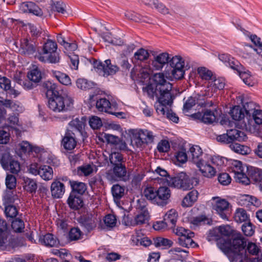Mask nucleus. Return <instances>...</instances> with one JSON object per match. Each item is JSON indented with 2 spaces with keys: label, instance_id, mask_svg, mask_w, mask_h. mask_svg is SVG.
<instances>
[{
  "label": "nucleus",
  "instance_id": "38",
  "mask_svg": "<svg viewBox=\"0 0 262 262\" xmlns=\"http://www.w3.org/2000/svg\"><path fill=\"white\" fill-rule=\"evenodd\" d=\"M178 218V213L174 209H171L167 211L165 215L164 220L168 225H171V227L175 226Z\"/></svg>",
  "mask_w": 262,
  "mask_h": 262
},
{
  "label": "nucleus",
  "instance_id": "57",
  "mask_svg": "<svg viewBox=\"0 0 262 262\" xmlns=\"http://www.w3.org/2000/svg\"><path fill=\"white\" fill-rule=\"evenodd\" d=\"M68 57L70 60V66L71 69L77 70L79 62V56L73 52H70L68 54Z\"/></svg>",
  "mask_w": 262,
  "mask_h": 262
},
{
  "label": "nucleus",
  "instance_id": "31",
  "mask_svg": "<svg viewBox=\"0 0 262 262\" xmlns=\"http://www.w3.org/2000/svg\"><path fill=\"white\" fill-rule=\"evenodd\" d=\"M119 71V67L116 65L111 64V60L107 59L104 61V70L102 71V75L107 77L108 75H114Z\"/></svg>",
  "mask_w": 262,
  "mask_h": 262
},
{
  "label": "nucleus",
  "instance_id": "53",
  "mask_svg": "<svg viewBox=\"0 0 262 262\" xmlns=\"http://www.w3.org/2000/svg\"><path fill=\"white\" fill-rule=\"evenodd\" d=\"M77 86L81 90H89L93 88L94 84L91 81L83 78L77 79L76 81Z\"/></svg>",
  "mask_w": 262,
  "mask_h": 262
},
{
  "label": "nucleus",
  "instance_id": "8",
  "mask_svg": "<svg viewBox=\"0 0 262 262\" xmlns=\"http://www.w3.org/2000/svg\"><path fill=\"white\" fill-rule=\"evenodd\" d=\"M169 64L172 68L171 71V77L176 80H180L184 77L185 71L189 69L185 66L184 60L180 56H175L169 61Z\"/></svg>",
  "mask_w": 262,
  "mask_h": 262
},
{
  "label": "nucleus",
  "instance_id": "27",
  "mask_svg": "<svg viewBox=\"0 0 262 262\" xmlns=\"http://www.w3.org/2000/svg\"><path fill=\"white\" fill-rule=\"evenodd\" d=\"M0 106L6 110V108L9 109L11 111L14 113L20 112L21 111V107L20 106L15 102L8 99H5L4 100H0Z\"/></svg>",
  "mask_w": 262,
  "mask_h": 262
},
{
  "label": "nucleus",
  "instance_id": "21",
  "mask_svg": "<svg viewBox=\"0 0 262 262\" xmlns=\"http://www.w3.org/2000/svg\"><path fill=\"white\" fill-rule=\"evenodd\" d=\"M169 54L167 53H162L154 57L152 60V66L156 70L162 69L167 63H169Z\"/></svg>",
  "mask_w": 262,
  "mask_h": 262
},
{
  "label": "nucleus",
  "instance_id": "61",
  "mask_svg": "<svg viewBox=\"0 0 262 262\" xmlns=\"http://www.w3.org/2000/svg\"><path fill=\"white\" fill-rule=\"evenodd\" d=\"M103 221L106 226L113 228L116 226L117 219L114 215L108 214L104 217Z\"/></svg>",
  "mask_w": 262,
  "mask_h": 262
},
{
  "label": "nucleus",
  "instance_id": "60",
  "mask_svg": "<svg viewBox=\"0 0 262 262\" xmlns=\"http://www.w3.org/2000/svg\"><path fill=\"white\" fill-rule=\"evenodd\" d=\"M5 170H9L12 173L17 174L20 170V164L17 161L13 159L8 165V168Z\"/></svg>",
  "mask_w": 262,
  "mask_h": 262
},
{
  "label": "nucleus",
  "instance_id": "39",
  "mask_svg": "<svg viewBox=\"0 0 262 262\" xmlns=\"http://www.w3.org/2000/svg\"><path fill=\"white\" fill-rule=\"evenodd\" d=\"M109 160L112 167L125 163L122 155L118 152H114L110 154Z\"/></svg>",
  "mask_w": 262,
  "mask_h": 262
},
{
  "label": "nucleus",
  "instance_id": "3",
  "mask_svg": "<svg viewBox=\"0 0 262 262\" xmlns=\"http://www.w3.org/2000/svg\"><path fill=\"white\" fill-rule=\"evenodd\" d=\"M188 155L192 163L196 165L203 176L211 178L215 175V168L209 163V155L203 153L199 146L193 145L190 147Z\"/></svg>",
  "mask_w": 262,
  "mask_h": 262
},
{
  "label": "nucleus",
  "instance_id": "10",
  "mask_svg": "<svg viewBox=\"0 0 262 262\" xmlns=\"http://www.w3.org/2000/svg\"><path fill=\"white\" fill-rule=\"evenodd\" d=\"M106 177L108 180L112 182L118 181H127L129 180V176L127 174L126 168L124 164L112 167V172L106 173Z\"/></svg>",
  "mask_w": 262,
  "mask_h": 262
},
{
  "label": "nucleus",
  "instance_id": "34",
  "mask_svg": "<svg viewBox=\"0 0 262 262\" xmlns=\"http://www.w3.org/2000/svg\"><path fill=\"white\" fill-rule=\"evenodd\" d=\"M172 241L162 237H157L153 238V245L157 248H168L172 246Z\"/></svg>",
  "mask_w": 262,
  "mask_h": 262
},
{
  "label": "nucleus",
  "instance_id": "18",
  "mask_svg": "<svg viewBox=\"0 0 262 262\" xmlns=\"http://www.w3.org/2000/svg\"><path fill=\"white\" fill-rule=\"evenodd\" d=\"M67 202L70 209L73 210H78L84 205L82 196L74 194V192L70 193Z\"/></svg>",
  "mask_w": 262,
  "mask_h": 262
},
{
  "label": "nucleus",
  "instance_id": "35",
  "mask_svg": "<svg viewBox=\"0 0 262 262\" xmlns=\"http://www.w3.org/2000/svg\"><path fill=\"white\" fill-rule=\"evenodd\" d=\"M229 114L232 118L236 121L241 120L246 116L243 108L239 105L233 107Z\"/></svg>",
  "mask_w": 262,
  "mask_h": 262
},
{
  "label": "nucleus",
  "instance_id": "25",
  "mask_svg": "<svg viewBox=\"0 0 262 262\" xmlns=\"http://www.w3.org/2000/svg\"><path fill=\"white\" fill-rule=\"evenodd\" d=\"M193 236L194 233L189 232L187 234L179 237L178 241L179 245L184 247L197 246V244L191 238Z\"/></svg>",
  "mask_w": 262,
  "mask_h": 262
},
{
  "label": "nucleus",
  "instance_id": "29",
  "mask_svg": "<svg viewBox=\"0 0 262 262\" xmlns=\"http://www.w3.org/2000/svg\"><path fill=\"white\" fill-rule=\"evenodd\" d=\"M70 184L72 188L71 192H74V194L82 196L86 190V186L83 182L70 181Z\"/></svg>",
  "mask_w": 262,
  "mask_h": 262
},
{
  "label": "nucleus",
  "instance_id": "5",
  "mask_svg": "<svg viewBox=\"0 0 262 262\" xmlns=\"http://www.w3.org/2000/svg\"><path fill=\"white\" fill-rule=\"evenodd\" d=\"M168 186L170 187L182 189L184 190L192 188L199 183L197 178L189 177L185 172L178 173L174 177L166 179Z\"/></svg>",
  "mask_w": 262,
  "mask_h": 262
},
{
  "label": "nucleus",
  "instance_id": "6",
  "mask_svg": "<svg viewBox=\"0 0 262 262\" xmlns=\"http://www.w3.org/2000/svg\"><path fill=\"white\" fill-rule=\"evenodd\" d=\"M57 45L55 41L48 39L43 43L41 53L38 57L39 61L57 63L59 62V54L57 52Z\"/></svg>",
  "mask_w": 262,
  "mask_h": 262
},
{
  "label": "nucleus",
  "instance_id": "47",
  "mask_svg": "<svg viewBox=\"0 0 262 262\" xmlns=\"http://www.w3.org/2000/svg\"><path fill=\"white\" fill-rule=\"evenodd\" d=\"M248 216L245 210L243 208H238L236 210L234 214V220L237 223H242L246 221Z\"/></svg>",
  "mask_w": 262,
  "mask_h": 262
},
{
  "label": "nucleus",
  "instance_id": "58",
  "mask_svg": "<svg viewBox=\"0 0 262 262\" xmlns=\"http://www.w3.org/2000/svg\"><path fill=\"white\" fill-rule=\"evenodd\" d=\"M149 53L147 51L143 48L139 49L134 54L135 59L140 61H144L147 59Z\"/></svg>",
  "mask_w": 262,
  "mask_h": 262
},
{
  "label": "nucleus",
  "instance_id": "59",
  "mask_svg": "<svg viewBox=\"0 0 262 262\" xmlns=\"http://www.w3.org/2000/svg\"><path fill=\"white\" fill-rule=\"evenodd\" d=\"M17 83L21 85L25 89L30 90L36 86L37 83L28 79H18Z\"/></svg>",
  "mask_w": 262,
  "mask_h": 262
},
{
  "label": "nucleus",
  "instance_id": "16",
  "mask_svg": "<svg viewBox=\"0 0 262 262\" xmlns=\"http://www.w3.org/2000/svg\"><path fill=\"white\" fill-rule=\"evenodd\" d=\"M170 195V190L168 187H160L157 189L156 204L161 206H165L168 203Z\"/></svg>",
  "mask_w": 262,
  "mask_h": 262
},
{
  "label": "nucleus",
  "instance_id": "11",
  "mask_svg": "<svg viewBox=\"0 0 262 262\" xmlns=\"http://www.w3.org/2000/svg\"><path fill=\"white\" fill-rule=\"evenodd\" d=\"M195 104L201 107H210L213 104L212 101L205 100V97L197 95L195 97H190L186 100L183 105V111L188 112Z\"/></svg>",
  "mask_w": 262,
  "mask_h": 262
},
{
  "label": "nucleus",
  "instance_id": "28",
  "mask_svg": "<svg viewBox=\"0 0 262 262\" xmlns=\"http://www.w3.org/2000/svg\"><path fill=\"white\" fill-rule=\"evenodd\" d=\"M39 242L47 247H54L57 245L59 242L56 237L51 233H47L45 235L40 236Z\"/></svg>",
  "mask_w": 262,
  "mask_h": 262
},
{
  "label": "nucleus",
  "instance_id": "24",
  "mask_svg": "<svg viewBox=\"0 0 262 262\" xmlns=\"http://www.w3.org/2000/svg\"><path fill=\"white\" fill-rule=\"evenodd\" d=\"M141 212L139 213L130 223L132 226H136L145 223L149 217L148 212L145 206L140 207Z\"/></svg>",
  "mask_w": 262,
  "mask_h": 262
},
{
  "label": "nucleus",
  "instance_id": "19",
  "mask_svg": "<svg viewBox=\"0 0 262 262\" xmlns=\"http://www.w3.org/2000/svg\"><path fill=\"white\" fill-rule=\"evenodd\" d=\"M96 106L98 111L100 112H104L108 113L111 114L115 115L118 116V115H121V112L115 113L112 111V107H114V104H111L108 100L106 98H100L98 100L96 103Z\"/></svg>",
  "mask_w": 262,
  "mask_h": 262
},
{
  "label": "nucleus",
  "instance_id": "45",
  "mask_svg": "<svg viewBox=\"0 0 262 262\" xmlns=\"http://www.w3.org/2000/svg\"><path fill=\"white\" fill-rule=\"evenodd\" d=\"M209 163L210 165L211 163L214 165L221 167L225 165L227 162V159L224 157L220 156H211L209 155Z\"/></svg>",
  "mask_w": 262,
  "mask_h": 262
},
{
  "label": "nucleus",
  "instance_id": "49",
  "mask_svg": "<svg viewBox=\"0 0 262 262\" xmlns=\"http://www.w3.org/2000/svg\"><path fill=\"white\" fill-rule=\"evenodd\" d=\"M82 235V232L78 228H72L70 230L68 237L70 241H77L80 239Z\"/></svg>",
  "mask_w": 262,
  "mask_h": 262
},
{
  "label": "nucleus",
  "instance_id": "37",
  "mask_svg": "<svg viewBox=\"0 0 262 262\" xmlns=\"http://www.w3.org/2000/svg\"><path fill=\"white\" fill-rule=\"evenodd\" d=\"M27 77L33 82L37 83L40 81L42 78V73L40 70L36 67L28 72Z\"/></svg>",
  "mask_w": 262,
  "mask_h": 262
},
{
  "label": "nucleus",
  "instance_id": "17",
  "mask_svg": "<svg viewBox=\"0 0 262 262\" xmlns=\"http://www.w3.org/2000/svg\"><path fill=\"white\" fill-rule=\"evenodd\" d=\"M19 9L24 13H32L37 16H41L43 15L41 9L32 2L22 3L20 5Z\"/></svg>",
  "mask_w": 262,
  "mask_h": 262
},
{
  "label": "nucleus",
  "instance_id": "62",
  "mask_svg": "<svg viewBox=\"0 0 262 262\" xmlns=\"http://www.w3.org/2000/svg\"><path fill=\"white\" fill-rule=\"evenodd\" d=\"M93 172V168L90 165H83L77 168V174L79 176H88Z\"/></svg>",
  "mask_w": 262,
  "mask_h": 262
},
{
  "label": "nucleus",
  "instance_id": "56",
  "mask_svg": "<svg viewBox=\"0 0 262 262\" xmlns=\"http://www.w3.org/2000/svg\"><path fill=\"white\" fill-rule=\"evenodd\" d=\"M5 181L7 189L12 190L16 187V179L14 176L8 174L6 176Z\"/></svg>",
  "mask_w": 262,
  "mask_h": 262
},
{
  "label": "nucleus",
  "instance_id": "12",
  "mask_svg": "<svg viewBox=\"0 0 262 262\" xmlns=\"http://www.w3.org/2000/svg\"><path fill=\"white\" fill-rule=\"evenodd\" d=\"M11 239L6 221L0 219V249L5 250L10 246Z\"/></svg>",
  "mask_w": 262,
  "mask_h": 262
},
{
  "label": "nucleus",
  "instance_id": "14",
  "mask_svg": "<svg viewBox=\"0 0 262 262\" xmlns=\"http://www.w3.org/2000/svg\"><path fill=\"white\" fill-rule=\"evenodd\" d=\"M36 51L35 43L28 38H23L20 40L19 53L26 56L34 54Z\"/></svg>",
  "mask_w": 262,
  "mask_h": 262
},
{
  "label": "nucleus",
  "instance_id": "55",
  "mask_svg": "<svg viewBox=\"0 0 262 262\" xmlns=\"http://www.w3.org/2000/svg\"><path fill=\"white\" fill-rule=\"evenodd\" d=\"M5 206V213L7 217L13 218L17 215L18 210L15 206L10 204H7Z\"/></svg>",
  "mask_w": 262,
  "mask_h": 262
},
{
  "label": "nucleus",
  "instance_id": "54",
  "mask_svg": "<svg viewBox=\"0 0 262 262\" xmlns=\"http://www.w3.org/2000/svg\"><path fill=\"white\" fill-rule=\"evenodd\" d=\"M102 38L104 39V41L107 42L114 45L119 46L121 45L122 43V41L120 38H113L112 36V34L109 32L103 33L102 35Z\"/></svg>",
  "mask_w": 262,
  "mask_h": 262
},
{
  "label": "nucleus",
  "instance_id": "13",
  "mask_svg": "<svg viewBox=\"0 0 262 262\" xmlns=\"http://www.w3.org/2000/svg\"><path fill=\"white\" fill-rule=\"evenodd\" d=\"M78 221L80 226L88 232L94 229L97 226L96 217L91 213L81 216Z\"/></svg>",
  "mask_w": 262,
  "mask_h": 262
},
{
  "label": "nucleus",
  "instance_id": "32",
  "mask_svg": "<svg viewBox=\"0 0 262 262\" xmlns=\"http://www.w3.org/2000/svg\"><path fill=\"white\" fill-rule=\"evenodd\" d=\"M52 75L60 83L65 85L71 84V78L67 74L58 71H52Z\"/></svg>",
  "mask_w": 262,
  "mask_h": 262
},
{
  "label": "nucleus",
  "instance_id": "43",
  "mask_svg": "<svg viewBox=\"0 0 262 262\" xmlns=\"http://www.w3.org/2000/svg\"><path fill=\"white\" fill-rule=\"evenodd\" d=\"M234 179L236 182L244 185H248L250 182V178L244 173V171H236L234 174Z\"/></svg>",
  "mask_w": 262,
  "mask_h": 262
},
{
  "label": "nucleus",
  "instance_id": "46",
  "mask_svg": "<svg viewBox=\"0 0 262 262\" xmlns=\"http://www.w3.org/2000/svg\"><path fill=\"white\" fill-rule=\"evenodd\" d=\"M243 109L247 116L250 117L253 114L254 111H256L255 104L252 101L247 102L243 103Z\"/></svg>",
  "mask_w": 262,
  "mask_h": 262
},
{
  "label": "nucleus",
  "instance_id": "48",
  "mask_svg": "<svg viewBox=\"0 0 262 262\" xmlns=\"http://www.w3.org/2000/svg\"><path fill=\"white\" fill-rule=\"evenodd\" d=\"M125 16L126 18L132 20L135 22H148V21L145 19L146 17H145V16H141L140 14L135 12H126L125 13Z\"/></svg>",
  "mask_w": 262,
  "mask_h": 262
},
{
  "label": "nucleus",
  "instance_id": "2",
  "mask_svg": "<svg viewBox=\"0 0 262 262\" xmlns=\"http://www.w3.org/2000/svg\"><path fill=\"white\" fill-rule=\"evenodd\" d=\"M246 238L240 235L234 238H220L217 241V246L230 262H253L246 255Z\"/></svg>",
  "mask_w": 262,
  "mask_h": 262
},
{
  "label": "nucleus",
  "instance_id": "63",
  "mask_svg": "<svg viewBox=\"0 0 262 262\" xmlns=\"http://www.w3.org/2000/svg\"><path fill=\"white\" fill-rule=\"evenodd\" d=\"M46 88L47 89V95H51L52 97H53L59 95L57 86L56 84L52 83L51 82H48L46 83Z\"/></svg>",
  "mask_w": 262,
  "mask_h": 262
},
{
  "label": "nucleus",
  "instance_id": "7",
  "mask_svg": "<svg viewBox=\"0 0 262 262\" xmlns=\"http://www.w3.org/2000/svg\"><path fill=\"white\" fill-rule=\"evenodd\" d=\"M73 100L67 95H58L50 98L48 100V107L55 112H60L67 110L73 104Z\"/></svg>",
  "mask_w": 262,
  "mask_h": 262
},
{
  "label": "nucleus",
  "instance_id": "36",
  "mask_svg": "<svg viewBox=\"0 0 262 262\" xmlns=\"http://www.w3.org/2000/svg\"><path fill=\"white\" fill-rule=\"evenodd\" d=\"M39 175L45 181L50 180L53 177V169L48 165L40 166Z\"/></svg>",
  "mask_w": 262,
  "mask_h": 262
},
{
  "label": "nucleus",
  "instance_id": "50",
  "mask_svg": "<svg viewBox=\"0 0 262 262\" xmlns=\"http://www.w3.org/2000/svg\"><path fill=\"white\" fill-rule=\"evenodd\" d=\"M11 227L14 232L20 233L24 231L25 224L23 220L17 218L12 222Z\"/></svg>",
  "mask_w": 262,
  "mask_h": 262
},
{
  "label": "nucleus",
  "instance_id": "42",
  "mask_svg": "<svg viewBox=\"0 0 262 262\" xmlns=\"http://www.w3.org/2000/svg\"><path fill=\"white\" fill-rule=\"evenodd\" d=\"M111 191L115 201L120 200L124 194V188L119 184L114 185L112 187Z\"/></svg>",
  "mask_w": 262,
  "mask_h": 262
},
{
  "label": "nucleus",
  "instance_id": "23",
  "mask_svg": "<svg viewBox=\"0 0 262 262\" xmlns=\"http://www.w3.org/2000/svg\"><path fill=\"white\" fill-rule=\"evenodd\" d=\"M154 136L152 132L147 129H141L139 132L138 138L136 139V143L138 146H141L144 143L152 141Z\"/></svg>",
  "mask_w": 262,
  "mask_h": 262
},
{
  "label": "nucleus",
  "instance_id": "9",
  "mask_svg": "<svg viewBox=\"0 0 262 262\" xmlns=\"http://www.w3.org/2000/svg\"><path fill=\"white\" fill-rule=\"evenodd\" d=\"M211 201L212 209L222 219L227 220V214L229 213V203L226 200L219 196L212 197Z\"/></svg>",
  "mask_w": 262,
  "mask_h": 262
},
{
  "label": "nucleus",
  "instance_id": "4",
  "mask_svg": "<svg viewBox=\"0 0 262 262\" xmlns=\"http://www.w3.org/2000/svg\"><path fill=\"white\" fill-rule=\"evenodd\" d=\"M246 138L244 132L234 128L227 130L226 133L217 136L216 140L218 142L225 144L232 143L230 145V148L235 152L244 155L249 153V148L247 146L233 142L236 141H245Z\"/></svg>",
  "mask_w": 262,
  "mask_h": 262
},
{
  "label": "nucleus",
  "instance_id": "44",
  "mask_svg": "<svg viewBox=\"0 0 262 262\" xmlns=\"http://www.w3.org/2000/svg\"><path fill=\"white\" fill-rule=\"evenodd\" d=\"M13 159L8 152L0 153V163L4 169L8 168V165Z\"/></svg>",
  "mask_w": 262,
  "mask_h": 262
},
{
  "label": "nucleus",
  "instance_id": "41",
  "mask_svg": "<svg viewBox=\"0 0 262 262\" xmlns=\"http://www.w3.org/2000/svg\"><path fill=\"white\" fill-rule=\"evenodd\" d=\"M51 7L53 11L57 12L64 16L68 14L66 5L62 2H56L51 5Z\"/></svg>",
  "mask_w": 262,
  "mask_h": 262
},
{
  "label": "nucleus",
  "instance_id": "26",
  "mask_svg": "<svg viewBox=\"0 0 262 262\" xmlns=\"http://www.w3.org/2000/svg\"><path fill=\"white\" fill-rule=\"evenodd\" d=\"M23 187L24 190L30 193H35L37 189V184L35 180L28 177L23 178Z\"/></svg>",
  "mask_w": 262,
  "mask_h": 262
},
{
  "label": "nucleus",
  "instance_id": "15",
  "mask_svg": "<svg viewBox=\"0 0 262 262\" xmlns=\"http://www.w3.org/2000/svg\"><path fill=\"white\" fill-rule=\"evenodd\" d=\"M192 117L206 124H211L216 120V116L214 112L208 109L203 110L202 112L192 114Z\"/></svg>",
  "mask_w": 262,
  "mask_h": 262
},
{
  "label": "nucleus",
  "instance_id": "30",
  "mask_svg": "<svg viewBox=\"0 0 262 262\" xmlns=\"http://www.w3.org/2000/svg\"><path fill=\"white\" fill-rule=\"evenodd\" d=\"M198 192L195 190H193L187 193L184 197L182 202V205L183 207H190L195 202L198 198Z\"/></svg>",
  "mask_w": 262,
  "mask_h": 262
},
{
  "label": "nucleus",
  "instance_id": "51",
  "mask_svg": "<svg viewBox=\"0 0 262 262\" xmlns=\"http://www.w3.org/2000/svg\"><path fill=\"white\" fill-rule=\"evenodd\" d=\"M15 195L12 190H6L4 193L3 200L4 205L10 204L15 200Z\"/></svg>",
  "mask_w": 262,
  "mask_h": 262
},
{
  "label": "nucleus",
  "instance_id": "1",
  "mask_svg": "<svg viewBox=\"0 0 262 262\" xmlns=\"http://www.w3.org/2000/svg\"><path fill=\"white\" fill-rule=\"evenodd\" d=\"M172 84L165 78L163 73H156L153 77V82L143 87V93L153 99L156 97L159 103L155 106L159 115H166L167 110L173 103L174 96L171 94Z\"/></svg>",
  "mask_w": 262,
  "mask_h": 262
},
{
  "label": "nucleus",
  "instance_id": "22",
  "mask_svg": "<svg viewBox=\"0 0 262 262\" xmlns=\"http://www.w3.org/2000/svg\"><path fill=\"white\" fill-rule=\"evenodd\" d=\"M51 192L52 196L54 198H61L65 192V186L60 181H54L51 185Z\"/></svg>",
  "mask_w": 262,
  "mask_h": 262
},
{
  "label": "nucleus",
  "instance_id": "64",
  "mask_svg": "<svg viewBox=\"0 0 262 262\" xmlns=\"http://www.w3.org/2000/svg\"><path fill=\"white\" fill-rule=\"evenodd\" d=\"M69 125L72 128H75L76 130L80 133H82V129L84 127V123L83 121L80 120L78 118H76L73 119L70 122Z\"/></svg>",
  "mask_w": 262,
  "mask_h": 262
},
{
  "label": "nucleus",
  "instance_id": "33",
  "mask_svg": "<svg viewBox=\"0 0 262 262\" xmlns=\"http://www.w3.org/2000/svg\"><path fill=\"white\" fill-rule=\"evenodd\" d=\"M157 189L154 187L145 188L143 191V196L152 203L156 204Z\"/></svg>",
  "mask_w": 262,
  "mask_h": 262
},
{
  "label": "nucleus",
  "instance_id": "20",
  "mask_svg": "<svg viewBox=\"0 0 262 262\" xmlns=\"http://www.w3.org/2000/svg\"><path fill=\"white\" fill-rule=\"evenodd\" d=\"M77 142L74 137V134L70 131H67L63 136L61 144L63 148L68 150L73 149L76 146Z\"/></svg>",
  "mask_w": 262,
  "mask_h": 262
},
{
  "label": "nucleus",
  "instance_id": "52",
  "mask_svg": "<svg viewBox=\"0 0 262 262\" xmlns=\"http://www.w3.org/2000/svg\"><path fill=\"white\" fill-rule=\"evenodd\" d=\"M198 74L202 79L206 80H211L212 79V73L211 71L207 70L204 67L199 68L198 69Z\"/></svg>",
  "mask_w": 262,
  "mask_h": 262
},
{
  "label": "nucleus",
  "instance_id": "40",
  "mask_svg": "<svg viewBox=\"0 0 262 262\" xmlns=\"http://www.w3.org/2000/svg\"><path fill=\"white\" fill-rule=\"evenodd\" d=\"M212 80L209 82V88L211 89L213 92H215L216 90H222L225 86V80L222 78H219Z\"/></svg>",
  "mask_w": 262,
  "mask_h": 262
}]
</instances>
